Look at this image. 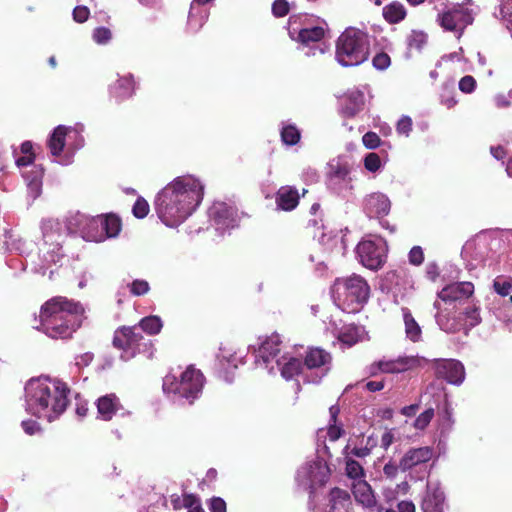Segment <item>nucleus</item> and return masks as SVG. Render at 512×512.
I'll use <instances>...</instances> for the list:
<instances>
[{"label": "nucleus", "instance_id": "1", "mask_svg": "<svg viewBox=\"0 0 512 512\" xmlns=\"http://www.w3.org/2000/svg\"><path fill=\"white\" fill-rule=\"evenodd\" d=\"M204 185L193 175H184L168 183L154 201L155 211L167 227L182 224L200 205Z\"/></svg>", "mask_w": 512, "mask_h": 512}, {"label": "nucleus", "instance_id": "2", "mask_svg": "<svg viewBox=\"0 0 512 512\" xmlns=\"http://www.w3.org/2000/svg\"><path fill=\"white\" fill-rule=\"evenodd\" d=\"M69 393L67 384L57 378L30 379L25 386V410L32 416L52 422L66 410Z\"/></svg>", "mask_w": 512, "mask_h": 512}, {"label": "nucleus", "instance_id": "3", "mask_svg": "<svg viewBox=\"0 0 512 512\" xmlns=\"http://www.w3.org/2000/svg\"><path fill=\"white\" fill-rule=\"evenodd\" d=\"M83 312L79 303L56 297L42 306L35 328L52 339H66L79 327Z\"/></svg>", "mask_w": 512, "mask_h": 512}, {"label": "nucleus", "instance_id": "4", "mask_svg": "<svg viewBox=\"0 0 512 512\" xmlns=\"http://www.w3.org/2000/svg\"><path fill=\"white\" fill-rule=\"evenodd\" d=\"M474 293V285L463 281L449 284L437 293L433 307L436 309L435 321L439 328L447 333H455L461 329V317L456 310L463 306Z\"/></svg>", "mask_w": 512, "mask_h": 512}, {"label": "nucleus", "instance_id": "5", "mask_svg": "<svg viewBox=\"0 0 512 512\" xmlns=\"http://www.w3.org/2000/svg\"><path fill=\"white\" fill-rule=\"evenodd\" d=\"M335 305L346 313H357L367 303L370 286L360 275L352 274L337 278L331 287Z\"/></svg>", "mask_w": 512, "mask_h": 512}, {"label": "nucleus", "instance_id": "6", "mask_svg": "<svg viewBox=\"0 0 512 512\" xmlns=\"http://www.w3.org/2000/svg\"><path fill=\"white\" fill-rule=\"evenodd\" d=\"M162 327L163 323L160 317H145L140 321L139 327H122L116 330L113 345L123 350V354L121 355L122 359L129 360L137 353H140L143 350L142 347H146L147 345V341L141 334V330L150 335H156L161 331Z\"/></svg>", "mask_w": 512, "mask_h": 512}, {"label": "nucleus", "instance_id": "7", "mask_svg": "<svg viewBox=\"0 0 512 512\" xmlns=\"http://www.w3.org/2000/svg\"><path fill=\"white\" fill-rule=\"evenodd\" d=\"M369 36L366 32L347 28L336 43V60L344 67L357 66L369 57Z\"/></svg>", "mask_w": 512, "mask_h": 512}, {"label": "nucleus", "instance_id": "8", "mask_svg": "<svg viewBox=\"0 0 512 512\" xmlns=\"http://www.w3.org/2000/svg\"><path fill=\"white\" fill-rule=\"evenodd\" d=\"M202 372L189 366L180 374V377L168 374L163 379V391L172 395L175 401H185L192 404L202 393L204 386Z\"/></svg>", "mask_w": 512, "mask_h": 512}, {"label": "nucleus", "instance_id": "9", "mask_svg": "<svg viewBox=\"0 0 512 512\" xmlns=\"http://www.w3.org/2000/svg\"><path fill=\"white\" fill-rule=\"evenodd\" d=\"M40 228L43 237L42 265L39 268L35 267V270L44 274L48 265L56 264L62 257L61 244L66 235V229L58 219L53 218L43 219Z\"/></svg>", "mask_w": 512, "mask_h": 512}, {"label": "nucleus", "instance_id": "10", "mask_svg": "<svg viewBox=\"0 0 512 512\" xmlns=\"http://www.w3.org/2000/svg\"><path fill=\"white\" fill-rule=\"evenodd\" d=\"M474 18L472 11L464 5L455 4L445 6L439 10L436 22L444 30L453 32L457 38H460L465 28L472 24Z\"/></svg>", "mask_w": 512, "mask_h": 512}, {"label": "nucleus", "instance_id": "11", "mask_svg": "<svg viewBox=\"0 0 512 512\" xmlns=\"http://www.w3.org/2000/svg\"><path fill=\"white\" fill-rule=\"evenodd\" d=\"M330 470L326 462L320 458L306 462L297 471L296 482L313 497L317 487L323 486L329 478Z\"/></svg>", "mask_w": 512, "mask_h": 512}, {"label": "nucleus", "instance_id": "12", "mask_svg": "<svg viewBox=\"0 0 512 512\" xmlns=\"http://www.w3.org/2000/svg\"><path fill=\"white\" fill-rule=\"evenodd\" d=\"M498 243L499 240L492 238L490 234L479 233L464 244L461 256L470 268H475L485 263L490 250Z\"/></svg>", "mask_w": 512, "mask_h": 512}, {"label": "nucleus", "instance_id": "13", "mask_svg": "<svg viewBox=\"0 0 512 512\" xmlns=\"http://www.w3.org/2000/svg\"><path fill=\"white\" fill-rule=\"evenodd\" d=\"M281 339L279 334H272L264 339L259 338L258 344L250 345L249 349L253 351L255 364L257 367L266 369L268 373H275V360L279 358Z\"/></svg>", "mask_w": 512, "mask_h": 512}, {"label": "nucleus", "instance_id": "14", "mask_svg": "<svg viewBox=\"0 0 512 512\" xmlns=\"http://www.w3.org/2000/svg\"><path fill=\"white\" fill-rule=\"evenodd\" d=\"M387 245L383 238L363 239L356 247L360 263L368 269L380 268L385 262Z\"/></svg>", "mask_w": 512, "mask_h": 512}, {"label": "nucleus", "instance_id": "15", "mask_svg": "<svg viewBox=\"0 0 512 512\" xmlns=\"http://www.w3.org/2000/svg\"><path fill=\"white\" fill-rule=\"evenodd\" d=\"M351 167L341 158L333 159L328 163L327 187L334 193L346 196L353 189L350 176Z\"/></svg>", "mask_w": 512, "mask_h": 512}, {"label": "nucleus", "instance_id": "16", "mask_svg": "<svg viewBox=\"0 0 512 512\" xmlns=\"http://www.w3.org/2000/svg\"><path fill=\"white\" fill-rule=\"evenodd\" d=\"M331 356L320 348H310L305 355V380L309 383H319L330 370Z\"/></svg>", "mask_w": 512, "mask_h": 512}, {"label": "nucleus", "instance_id": "17", "mask_svg": "<svg viewBox=\"0 0 512 512\" xmlns=\"http://www.w3.org/2000/svg\"><path fill=\"white\" fill-rule=\"evenodd\" d=\"M289 35L293 40L300 43L299 49L307 57L325 52V48L320 43L324 37V29L320 26L302 28L298 31L292 27L289 29Z\"/></svg>", "mask_w": 512, "mask_h": 512}, {"label": "nucleus", "instance_id": "18", "mask_svg": "<svg viewBox=\"0 0 512 512\" xmlns=\"http://www.w3.org/2000/svg\"><path fill=\"white\" fill-rule=\"evenodd\" d=\"M424 359L418 356H400L396 359H383L370 366V375L378 372L398 374L417 369L422 366Z\"/></svg>", "mask_w": 512, "mask_h": 512}, {"label": "nucleus", "instance_id": "19", "mask_svg": "<svg viewBox=\"0 0 512 512\" xmlns=\"http://www.w3.org/2000/svg\"><path fill=\"white\" fill-rule=\"evenodd\" d=\"M209 218L217 231L221 234L237 225V210L225 202H214L208 210Z\"/></svg>", "mask_w": 512, "mask_h": 512}, {"label": "nucleus", "instance_id": "20", "mask_svg": "<svg viewBox=\"0 0 512 512\" xmlns=\"http://www.w3.org/2000/svg\"><path fill=\"white\" fill-rule=\"evenodd\" d=\"M434 370L437 378L455 386H460L466 377L464 365L455 359L435 360Z\"/></svg>", "mask_w": 512, "mask_h": 512}, {"label": "nucleus", "instance_id": "21", "mask_svg": "<svg viewBox=\"0 0 512 512\" xmlns=\"http://www.w3.org/2000/svg\"><path fill=\"white\" fill-rule=\"evenodd\" d=\"M434 455L433 448L429 446L410 448L399 461V468L403 471L412 470L422 464L429 462Z\"/></svg>", "mask_w": 512, "mask_h": 512}, {"label": "nucleus", "instance_id": "22", "mask_svg": "<svg viewBox=\"0 0 512 512\" xmlns=\"http://www.w3.org/2000/svg\"><path fill=\"white\" fill-rule=\"evenodd\" d=\"M97 417L104 421H109L113 416L120 413L125 415L126 412L122 407L119 398L115 394H107L98 398L96 402Z\"/></svg>", "mask_w": 512, "mask_h": 512}, {"label": "nucleus", "instance_id": "23", "mask_svg": "<svg viewBox=\"0 0 512 512\" xmlns=\"http://www.w3.org/2000/svg\"><path fill=\"white\" fill-rule=\"evenodd\" d=\"M274 366L275 373L279 371L281 376L286 380L293 379L295 376L301 373L305 375L306 371L305 367L302 366V363L298 358L293 357L287 353L282 354L279 358H276Z\"/></svg>", "mask_w": 512, "mask_h": 512}, {"label": "nucleus", "instance_id": "24", "mask_svg": "<svg viewBox=\"0 0 512 512\" xmlns=\"http://www.w3.org/2000/svg\"><path fill=\"white\" fill-rule=\"evenodd\" d=\"M391 208L389 198L382 193H372L365 198L364 211L373 218H380L386 216Z\"/></svg>", "mask_w": 512, "mask_h": 512}, {"label": "nucleus", "instance_id": "25", "mask_svg": "<svg viewBox=\"0 0 512 512\" xmlns=\"http://www.w3.org/2000/svg\"><path fill=\"white\" fill-rule=\"evenodd\" d=\"M444 493L438 483H428L426 495L423 498L421 508L423 512H442Z\"/></svg>", "mask_w": 512, "mask_h": 512}, {"label": "nucleus", "instance_id": "26", "mask_svg": "<svg viewBox=\"0 0 512 512\" xmlns=\"http://www.w3.org/2000/svg\"><path fill=\"white\" fill-rule=\"evenodd\" d=\"M364 105V94L360 90L347 92L340 100V113L344 117H354Z\"/></svg>", "mask_w": 512, "mask_h": 512}, {"label": "nucleus", "instance_id": "27", "mask_svg": "<svg viewBox=\"0 0 512 512\" xmlns=\"http://www.w3.org/2000/svg\"><path fill=\"white\" fill-rule=\"evenodd\" d=\"M67 144L68 127L64 125H59L53 130L48 140V147L50 149L52 156L57 157V160L63 157L62 153L64 152L65 154L67 152Z\"/></svg>", "mask_w": 512, "mask_h": 512}, {"label": "nucleus", "instance_id": "28", "mask_svg": "<svg viewBox=\"0 0 512 512\" xmlns=\"http://www.w3.org/2000/svg\"><path fill=\"white\" fill-rule=\"evenodd\" d=\"M44 171L40 166L33 165L29 170L23 172L27 183L28 195L35 200L42 192V178Z\"/></svg>", "mask_w": 512, "mask_h": 512}, {"label": "nucleus", "instance_id": "29", "mask_svg": "<svg viewBox=\"0 0 512 512\" xmlns=\"http://www.w3.org/2000/svg\"><path fill=\"white\" fill-rule=\"evenodd\" d=\"M83 145L84 138L81 135V131L78 128L68 127L67 152L57 162L65 166L71 164L74 152L82 148Z\"/></svg>", "mask_w": 512, "mask_h": 512}, {"label": "nucleus", "instance_id": "30", "mask_svg": "<svg viewBox=\"0 0 512 512\" xmlns=\"http://www.w3.org/2000/svg\"><path fill=\"white\" fill-rule=\"evenodd\" d=\"M299 202V193L295 187L282 186L276 194V204L278 208L291 211Z\"/></svg>", "mask_w": 512, "mask_h": 512}, {"label": "nucleus", "instance_id": "31", "mask_svg": "<svg viewBox=\"0 0 512 512\" xmlns=\"http://www.w3.org/2000/svg\"><path fill=\"white\" fill-rule=\"evenodd\" d=\"M456 316L461 317V329L473 328L481 322L479 307L475 304L461 306L456 310Z\"/></svg>", "mask_w": 512, "mask_h": 512}, {"label": "nucleus", "instance_id": "32", "mask_svg": "<svg viewBox=\"0 0 512 512\" xmlns=\"http://www.w3.org/2000/svg\"><path fill=\"white\" fill-rule=\"evenodd\" d=\"M406 337L412 342H418L422 338V330L408 308L401 309Z\"/></svg>", "mask_w": 512, "mask_h": 512}, {"label": "nucleus", "instance_id": "33", "mask_svg": "<svg viewBox=\"0 0 512 512\" xmlns=\"http://www.w3.org/2000/svg\"><path fill=\"white\" fill-rule=\"evenodd\" d=\"M102 216L90 217L89 222L87 223L85 232L83 234V239L86 241L92 242H102L105 240V233L103 229Z\"/></svg>", "mask_w": 512, "mask_h": 512}, {"label": "nucleus", "instance_id": "34", "mask_svg": "<svg viewBox=\"0 0 512 512\" xmlns=\"http://www.w3.org/2000/svg\"><path fill=\"white\" fill-rule=\"evenodd\" d=\"M202 6L203 5H198L194 2L191 4L188 16V28L193 32H197L208 18V11Z\"/></svg>", "mask_w": 512, "mask_h": 512}, {"label": "nucleus", "instance_id": "35", "mask_svg": "<svg viewBox=\"0 0 512 512\" xmlns=\"http://www.w3.org/2000/svg\"><path fill=\"white\" fill-rule=\"evenodd\" d=\"M135 84L132 75L119 78L111 87V94L118 99H125L134 93Z\"/></svg>", "mask_w": 512, "mask_h": 512}, {"label": "nucleus", "instance_id": "36", "mask_svg": "<svg viewBox=\"0 0 512 512\" xmlns=\"http://www.w3.org/2000/svg\"><path fill=\"white\" fill-rule=\"evenodd\" d=\"M407 11L405 6L397 1L384 6L383 17L390 24H396L405 19Z\"/></svg>", "mask_w": 512, "mask_h": 512}, {"label": "nucleus", "instance_id": "37", "mask_svg": "<svg viewBox=\"0 0 512 512\" xmlns=\"http://www.w3.org/2000/svg\"><path fill=\"white\" fill-rule=\"evenodd\" d=\"M353 494L355 499L365 507H372L375 504V497L371 487L366 482H358L354 485Z\"/></svg>", "mask_w": 512, "mask_h": 512}, {"label": "nucleus", "instance_id": "38", "mask_svg": "<svg viewBox=\"0 0 512 512\" xmlns=\"http://www.w3.org/2000/svg\"><path fill=\"white\" fill-rule=\"evenodd\" d=\"M90 217L82 214V213H76L74 215H71L67 219L66 223V231L70 233L79 234L81 237H83V234L85 232V229L87 226V223L89 222Z\"/></svg>", "mask_w": 512, "mask_h": 512}, {"label": "nucleus", "instance_id": "39", "mask_svg": "<svg viewBox=\"0 0 512 512\" xmlns=\"http://www.w3.org/2000/svg\"><path fill=\"white\" fill-rule=\"evenodd\" d=\"M331 510L338 512L341 509H345L350 504L349 494L339 488H334L330 492Z\"/></svg>", "mask_w": 512, "mask_h": 512}, {"label": "nucleus", "instance_id": "40", "mask_svg": "<svg viewBox=\"0 0 512 512\" xmlns=\"http://www.w3.org/2000/svg\"><path fill=\"white\" fill-rule=\"evenodd\" d=\"M102 222H103V226L101 229H103V232L105 233V240L107 238L116 237L119 234V232L121 230V222L117 216H114V215H108L105 217L102 216Z\"/></svg>", "mask_w": 512, "mask_h": 512}, {"label": "nucleus", "instance_id": "41", "mask_svg": "<svg viewBox=\"0 0 512 512\" xmlns=\"http://www.w3.org/2000/svg\"><path fill=\"white\" fill-rule=\"evenodd\" d=\"M5 243L8 250L19 254H27L29 252V248L33 247L31 242L27 243L21 237H16L14 235L8 236Z\"/></svg>", "mask_w": 512, "mask_h": 512}, {"label": "nucleus", "instance_id": "42", "mask_svg": "<svg viewBox=\"0 0 512 512\" xmlns=\"http://www.w3.org/2000/svg\"><path fill=\"white\" fill-rule=\"evenodd\" d=\"M280 134L286 145H295L300 140V131L292 124H283Z\"/></svg>", "mask_w": 512, "mask_h": 512}, {"label": "nucleus", "instance_id": "43", "mask_svg": "<svg viewBox=\"0 0 512 512\" xmlns=\"http://www.w3.org/2000/svg\"><path fill=\"white\" fill-rule=\"evenodd\" d=\"M349 449H350V444L346 445L343 450V453H344L345 459H346V473H347L348 477L357 479V478H360L361 476H363V468L357 461L353 460L352 458H350L348 456Z\"/></svg>", "mask_w": 512, "mask_h": 512}, {"label": "nucleus", "instance_id": "44", "mask_svg": "<svg viewBox=\"0 0 512 512\" xmlns=\"http://www.w3.org/2000/svg\"><path fill=\"white\" fill-rule=\"evenodd\" d=\"M493 289L500 296H507L512 292V277L500 275L493 281Z\"/></svg>", "mask_w": 512, "mask_h": 512}, {"label": "nucleus", "instance_id": "45", "mask_svg": "<svg viewBox=\"0 0 512 512\" xmlns=\"http://www.w3.org/2000/svg\"><path fill=\"white\" fill-rule=\"evenodd\" d=\"M441 103L449 109L456 105L457 100L454 97L453 82H447V83L443 84L442 93H441Z\"/></svg>", "mask_w": 512, "mask_h": 512}, {"label": "nucleus", "instance_id": "46", "mask_svg": "<svg viewBox=\"0 0 512 512\" xmlns=\"http://www.w3.org/2000/svg\"><path fill=\"white\" fill-rule=\"evenodd\" d=\"M427 41V35L422 31L413 30L407 38V44L410 48L420 50Z\"/></svg>", "mask_w": 512, "mask_h": 512}, {"label": "nucleus", "instance_id": "47", "mask_svg": "<svg viewBox=\"0 0 512 512\" xmlns=\"http://www.w3.org/2000/svg\"><path fill=\"white\" fill-rule=\"evenodd\" d=\"M435 415L433 408H428L422 412L414 421L413 426L417 430H424Z\"/></svg>", "mask_w": 512, "mask_h": 512}, {"label": "nucleus", "instance_id": "48", "mask_svg": "<svg viewBox=\"0 0 512 512\" xmlns=\"http://www.w3.org/2000/svg\"><path fill=\"white\" fill-rule=\"evenodd\" d=\"M183 507L188 510L187 512H205L201 507L200 499L193 494L183 495Z\"/></svg>", "mask_w": 512, "mask_h": 512}, {"label": "nucleus", "instance_id": "49", "mask_svg": "<svg viewBox=\"0 0 512 512\" xmlns=\"http://www.w3.org/2000/svg\"><path fill=\"white\" fill-rule=\"evenodd\" d=\"M130 289L131 294L134 296H141L148 293L150 286L146 280L136 279L132 283L127 285Z\"/></svg>", "mask_w": 512, "mask_h": 512}, {"label": "nucleus", "instance_id": "50", "mask_svg": "<svg viewBox=\"0 0 512 512\" xmlns=\"http://www.w3.org/2000/svg\"><path fill=\"white\" fill-rule=\"evenodd\" d=\"M92 38L97 44L104 45L111 40L112 34L108 28L98 27L93 31Z\"/></svg>", "mask_w": 512, "mask_h": 512}, {"label": "nucleus", "instance_id": "51", "mask_svg": "<svg viewBox=\"0 0 512 512\" xmlns=\"http://www.w3.org/2000/svg\"><path fill=\"white\" fill-rule=\"evenodd\" d=\"M132 212H133L134 216L139 219L146 217L147 214L149 213L148 202L144 198L139 197L136 200L135 204L133 205Z\"/></svg>", "mask_w": 512, "mask_h": 512}, {"label": "nucleus", "instance_id": "52", "mask_svg": "<svg viewBox=\"0 0 512 512\" xmlns=\"http://www.w3.org/2000/svg\"><path fill=\"white\" fill-rule=\"evenodd\" d=\"M364 166L370 172H376L381 168V159L376 153H369L364 159Z\"/></svg>", "mask_w": 512, "mask_h": 512}, {"label": "nucleus", "instance_id": "53", "mask_svg": "<svg viewBox=\"0 0 512 512\" xmlns=\"http://www.w3.org/2000/svg\"><path fill=\"white\" fill-rule=\"evenodd\" d=\"M339 339L349 346L353 345L357 342V329L355 327L349 326L346 327L345 331L341 332L339 335Z\"/></svg>", "mask_w": 512, "mask_h": 512}, {"label": "nucleus", "instance_id": "54", "mask_svg": "<svg viewBox=\"0 0 512 512\" xmlns=\"http://www.w3.org/2000/svg\"><path fill=\"white\" fill-rule=\"evenodd\" d=\"M412 130V119L409 116H402L396 126V131L398 134L409 136Z\"/></svg>", "mask_w": 512, "mask_h": 512}, {"label": "nucleus", "instance_id": "55", "mask_svg": "<svg viewBox=\"0 0 512 512\" xmlns=\"http://www.w3.org/2000/svg\"><path fill=\"white\" fill-rule=\"evenodd\" d=\"M289 12L287 0H275L272 4V13L275 17H284Z\"/></svg>", "mask_w": 512, "mask_h": 512}, {"label": "nucleus", "instance_id": "56", "mask_svg": "<svg viewBox=\"0 0 512 512\" xmlns=\"http://www.w3.org/2000/svg\"><path fill=\"white\" fill-rule=\"evenodd\" d=\"M373 66L378 70H385L390 66L391 60L388 54L378 53L373 57Z\"/></svg>", "mask_w": 512, "mask_h": 512}, {"label": "nucleus", "instance_id": "57", "mask_svg": "<svg viewBox=\"0 0 512 512\" xmlns=\"http://www.w3.org/2000/svg\"><path fill=\"white\" fill-rule=\"evenodd\" d=\"M409 262L412 265L419 266L424 260V253L420 246H414L409 252Z\"/></svg>", "mask_w": 512, "mask_h": 512}, {"label": "nucleus", "instance_id": "58", "mask_svg": "<svg viewBox=\"0 0 512 512\" xmlns=\"http://www.w3.org/2000/svg\"><path fill=\"white\" fill-rule=\"evenodd\" d=\"M476 87V80L474 77L467 75L459 81V89L464 93H471Z\"/></svg>", "mask_w": 512, "mask_h": 512}, {"label": "nucleus", "instance_id": "59", "mask_svg": "<svg viewBox=\"0 0 512 512\" xmlns=\"http://www.w3.org/2000/svg\"><path fill=\"white\" fill-rule=\"evenodd\" d=\"M363 144L369 149H375L380 145V138L374 132H367L362 138Z\"/></svg>", "mask_w": 512, "mask_h": 512}, {"label": "nucleus", "instance_id": "60", "mask_svg": "<svg viewBox=\"0 0 512 512\" xmlns=\"http://www.w3.org/2000/svg\"><path fill=\"white\" fill-rule=\"evenodd\" d=\"M90 15V11L86 6L78 5L73 10V19L78 23L85 22Z\"/></svg>", "mask_w": 512, "mask_h": 512}, {"label": "nucleus", "instance_id": "61", "mask_svg": "<svg viewBox=\"0 0 512 512\" xmlns=\"http://www.w3.org/2000/svg\"><path fill=\"white\" fill-rule=\"evenodd\" d=\"M499 15L512 25V0H506L499 6Z\"/></svg>", "mask_w": 512, "mask_h": 512}, {"label": "nucleus", "instance_id": "62", "mask_svg": "<svg viewBox=\"0 0 512 512\" xmlns=\"http://www.w3.org/2000/svg\"><path fill=\"white\" fill-rule=\"evenodd\" d=\"M211 512H226V503L222 498L214 497L209 504Z\"/></svg>", "mask_w": 512, "mask_h": 512}, {"label": "nucleus", "instance_id": "63", "mask_svg": "<svg viewBox=\"0 0 512 512\" xmlns=\"http://www.w3.org/2000/svg\"><path fill=\"white\" fill-rule=\"evenodd\" d=\"M221 353L219 355V357L221 359H224L227 361L228 364H231L233 367H237L238 365V362H240V359L238 357H236L235 354L233 353H230V351H227L225 348H221Z\"/></svg>", "mask_w": 512, "mask_h": 512}, {"label": "nucleus", "instance_id": "64", "mask_svg": "<svg viewBox=\"0 0 512 512\" xmlns=\"http://www.w3.org/2000/svg\"><path fill=\"white\" fill-rule=\"evenodd\" d=\"M512 99V91L508 93V95L499 94L494 98L495 104L499 108L507 107L511 104Z\"/></svg>", "mask_w": 512, "mask_h": 512}]
</instances>
